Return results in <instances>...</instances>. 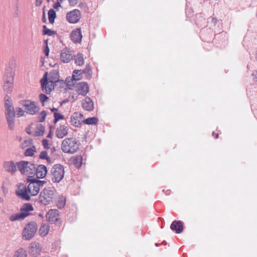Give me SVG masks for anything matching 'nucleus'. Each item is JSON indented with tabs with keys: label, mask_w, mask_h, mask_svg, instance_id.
Listing matches in <instances>:
<instances>
[{
	"label": "nucleus",
	"mask_w": 257,
	"mask_h": 257,
	"mask_svg": "<svg viewBox=\"0 0 257 257\" xmlns=\"http://www.w3.org/2000/svg\"><path fill=\"white\" fill-rule=\"evenodd\" d=\"M14 257H27L26 251L24 248H20L15 251Z\"/></svg>",
	"instance_id": "nucleus-33"
},
{
	"label": "nucleus",
	"mask_w": 257,
	"mask_h": 257,
	"mask_svg": "<svg viewBox=\"0 0 257 257\" xmlns=\"http://www.w3.org/2000/svg\"><path fill=\"white\" fill-rule=\"evenodd\" d=\"M48 19L50 24H53L55 21V19L57 17L56 13L53 9H50L49 10L48 13Z\"/></svg>",
	"instance_id": "nucleus-30"
},
{
	"label": "nucleus",
	"mask_w": 257,
	"mask_h": 257,
	"mask_svg": "<svg viewBox=\"0 0 257 257\" xmlns=\"http://www.w3.org/2000/svg\"><path fill=\"white\" fill-rule=\"evenodd\" d=\"M74 80L72 78H70V77H68L66 79L65 83H66V86H68L69 88H70L71 87H74V83H73V81Z\"/></svg>",
	"instance_id": "nucleus-46"
},
{
	"label": "nucleus",
	"mask_w": 257,
	"mask_h": 257,
	"mask_svg": "<svg viewBox=\"0 0 257 257\" xmlns=\"http://www.w3.org/2000/svg\"><path fill=\"white\" fill-rule=\"evenodd\" d=\"M72 59V56L70 52L67 49H64L61 51L60 59L64 63H68Z\"/></svg>",
	"instance_id": "nucleus-22"
},
{
	"label": "nucleus",
	"mask_w": 257,
	"mask_h": 257,
	"mask_svg": "<svg viewBox=\"0 0 257 257\" xmlns=\"http://www.w3.org/2000/svg\"><path fill=\"white\" fill-rule=\"evenodd\" d=\"M41 61L42 65H43L44 64V60L42 59V58H41Z\"/></svg>",
	"instance_id": "nucleus-62"
},
{
	"label": "nucleus",
	"mask_w": 257,
	"mask_h": 257,
	"mask_svg": "<svg viewBox=\"0 0 257 257\" xmlns=\"http://www.w3.org/2000/svg\"><path fill=\"white\" fill-rule=\"evenodd\" d=\"M3 201H4L3 199L1 197H0V203H2Z\"/></svg>",
	"instance_id": "nucleus-61"
},
{
	"label": "nucleus",
	"mask_w": 257,
	"mask_h": 257,
	"mask_svg": "<svg viewBox=\"0 0 257 257\" xmlns=\"http://www.w3.org/2000/svg\"><path fill=\"white\" fill-rule=\"evenodd\" d=\"M58 110V109H57V108H55V107H53V108H51V111L52 112H57Z\"/></svg>",
	"instance_id": "nucleus-58"
},
{
	"label": "nucleus",
	"mask_w": 257,
	"mask_h": 257,
	"mask_svg": "<svg viewBox=\"0 0 257 257\" xmlns=\"http://www.w3.org/2000/svg\"><path fill=\"white\" fill-rule=\"evenodd\" d=\"M3 166L5 171L11 174H14L17 171V163L13 161H5Z\"/></svg>",
	"instance_id": "nucleus-13"
},
{
	"label": "nucleus",
	"mask_w": 257,
	"mask_h": 257,
	"mask_svg": "<svg viewBox=\"0 0 257 257\" xmlns=\"http://www.w3.org/2000/svg\"><path fill=\"white\" fill-rule=\"evenodd\" d=\"M5 114L9 128L10 130H13L15 126V112H5Z\"/></svg>",
	"instance_id": "nucleus-20"
},
{
	"label": "nucleus",
	"mask_w": 257,
	"mask_h": 257,
	"mask_svg": "<svg viewBox=\"0 0 257 257\" xmlns=\"http://www.w3.org/2000/svg\"><path fill=\"white\" fill-rule=\"evenodd\" d=\"M77 116L76 115H73L71 118V124L75 126V127H80L81 126V123L80 120L77 119Z\"/></svg>",
	"instance_id": "nucleus-38"
},
{
	"label": "nucleus",
	"mask_w": 257,
	"mask_h": 257,
	"mask_svg": "<svg viewBox=\"0 0 257 257\" xmlns=\"http://www.w3.org/2000/svg\"><path fill=\"white\" fill-rule=\"evenodd\" d=\"M42 21L44 23H46V19L45 18V14L44 13L43 14V17L42 18Z\"/></svg>",
	"instance_id": "nucleus-59"
},
{
	"label": "nucleus",
	"mask_w": 257,
	"mask_h": 257,
	"mask_svg": "<svg viewBox=\"0 0 257 257\" xmlns=\"http://www.w3.org/2000/svg\"><path fill=\"white\" fill-rule=\"evenodd\" d=\"M59 211L57 209H50L46 214L47 220L51 223H56L59 221L58 217Z\"/></svg>",
	"instance_id": "nucleus-15"
},
{
	"label": "nucleus",
	"mask_w": 257,
	"mask_h": 257,
	"mask_svg": "<svg viewBox=\"0 0 257 257\" xmlns=\"http://www.w3.org/2000/svg\"><path fill=\"white\" fill-rule=\"evenodd\" d=\"M56 34V31L48 29L46 25L43 26V34L44 35L52 36Z\"/></svg>",
	"instance_id": "nucleus-35"
},
{
	"label": "nucleus",
	"mask_w": 257,
	"mask_h": 257,
	"mask_svg": "<svg viewBox=\"0 0 257 257\" xmlns=\"http://www.w3.org/2000/svg\"><path fill=\"white\" fill-rule=\"evenodd\" d=\"M38 230L37 224L35 221H31L27 223L22 232L23 238L25 240L32 239Z\"/></svg>",
	"instance_id": "nucleus-5"
},
{
	"label": "nucleus",
	"mask_w": 257,
	"mask_h": 257,
	"mask_svg": "<svg viewBox=\"0 0 257 257\" xmlns=\"http://www.w3.org/2000/svg\"><path fill=\"white\" fill-rule=\"evenodd\" d=\"M41 87L42 90H45L47 94H50L55 87V83H52L48 81V72H45L42 78L40 80Z\"/></svg>",
	"instance_id": "nucleus-7"
},
{
	"label": "nucleus",
	"mask_w": 257,
	"mask_h": 257,
	"mask_svg": "<svg viewBox=\"0 0 257 257\" xmlns=\"http://www.w3.org/2000/svg\"><path fill=\"white\" fill-rule=\"evenodd\" d=\"M52 137V132L50 130L49 134H48L47 138H51Z\"/></svg>",
	"instance_id": "nucleus-57"
},
{
	"label": "nucleus",
	"mask_w": 257,
	"mask_h": 257,
	"mask_svg": "<svg viewBox=\"0 0 257 257\" xmlns=\"http://www.w3.org/2000/svg\"><path fill=\"white\" fill-rule=\"evenodd\" d=\"M212 136L214 137L215 139L218 138L219 135L218 134H215L214 132H212Z\"/></svg>",
	"instance_id": "nucleus-56"
},
{
	"label": "nucleus",
	"mask_w": 257,
	"mask_h": 257,
	"mask_svg": "<svg viewBox=\"0 0 257 257\" xmlns=\"http://www.w3.org/2000/svg\"><path fill=\"white\" fill-rule=\"evenodd\" d=\"M16 111L17 114L19 116H23L24 114V111L21 107L17 108Z\"/></svg>",
	"instance_id": "nucleus-48"
},
{
	"label": "nucleus",
	"mask_w": 257,
	"mask_h": 257,
	"mask_svg": "<svg viewBox=\"0 0 257 257\" xmlns=\"http://www.w3.org/2000/svg\"><path fill=\"white\" fill-rule=\"evenodd\" d=\"M74 165L76 168H79L82 164V157L81 155L76 156L74 160Z\"/></svg>",
	"instance_id": "nucleus-37"
},
{
	"label": "nucleus",
	"mask_w": 257,
	"mask_h": 257,
	"mask_svg": "<svg viewBox=\"0 0 257 257\" xmlns=\"http://www.w3.org/2000/svg\"><path fill=\"white\" fill-rule=\"evenodd\" d=\"M59 78V72L58 70H52L49 73L48 81L50 82H52L53 83L54 82H56Z\"/></svg>",
	"instance_id": "nucleus-27"
},
{
	"label": "nucleus",
	"mask_w": 257,
	"mask_h": 257,
	"mask_svg": "<svg viewBox=\"0 0 257 257\" xmlns=\"http://www.w3.org/2000/svg\"><path fill=\"white\" fill-rule=\"evenodd\" d=\"M218 20L215 17H211V22L213 23L214 25H216L217 23Z\"/></svg>",
	"instance_id": "nucleus-54"
},
{
	"label": "nucleus",
	"mask_w": 257,
	"mask_h": 257,
	"mask_svg": "<svg viewBox=\"0 0 257 257\" xmlns=\"http://www.w3.org/2000/svg\"><path fill=\"white\" fill-rule=\"evenodd\" d=\"M39 98L40 101L42 103L43 106L45 105V102L48 101L50 100L49 97H48L46 94L43 93H41L39 95Z\"/></svg>",
	"instance_id": "nucleus-42"
},
{
	"label": "nucleus",
	"mask_w": 257,
	"mask_h": 257,
	"mask_svg": "<svg viewBox=\"0 0 257 257\" xmlns=\"http://www.w3.org/2000/svg\"><path fill=\"white\" fill-rule=\"evenodd\" d=\"M170 228L176 233H180L184 229L183 222L180 220H174L171 223Z\"/></svg>",
	"instance_id": "nucleus-19"
},
{
	"label": "nucleus",
	"mask_w": 257,
	"mask_h": 257,
	"mask_svg": "<svg viewBox=\"0 0 257 257\" xmlns=\"http://www.w3.org/2000/svg\"><path fill=\"white\" fill-rule=\"evenodd\" d=\"M70 6H74L76 5L78 2V0H68Z\"/></svg>",
	"instance_id": "nucleus-53"
},
{
	"label": "nucleus",
	"mask_w": 257,
	"mask_h": 257,
	"mask_svg": "<svg viewBox=\"0 0 257 257\" xmlns=\"http://www.w3.org/2000/svg\"><path fill=\"white\" fill-rule=\"evenodd\" d=\"M18 170L23 175L34 177L35 164L28 161H21L17 163Z\"/></svg>",
	"instance_id": "nucleus-4"
},
{
	"label": "nucleus",
	"mask_w": 257,
	"mask_h": 257,
	"mask_svg": "<svg viewBox=\"0 0 257 257\" xmlns=\"http://www.w3.org/2000/svg\"><path fill=\"white\" fill-rule=\"evenodd\" d=\"M30 213L28 212H20L14 214L10 217V220L12 221H14L18 220H23L25 217L29 215Z\"/></svg>",
	"instance_id": "nucleus-26"
},
{
	"label": "nucleus",
	"mask_w": 257,
	"mask_h": 257,
	"mask_svg": "<svg viewBox=\"0 0 257 257\" xmlns=\"http://www.w3.org/2000/svg\"><path fill=\"white\" fill-rule=\"evenodd\" d=\"M98 119L97 117H88L83 120V123L86 124H96L97 123Z\"/></svg>",
	"instance_id": "nucleus-36"
},
{
	"label": "nucleus",
	"mask_w": 257,
	"mask_h": 257,
	"mask_svg": "<svg viewBox=\"0 0 257 257\" xmlns=\"http://www.w3.org/2000/svg\"><path fill=\"white\" fill-rule=\"evenodd\" d=\"M82 38L81 28H77L72 31L71 34V39L74 43H80Z\"/></svg>",
	"instance_id": "nucleus-18"
},
{
	"label": "nucleus",
	"mask_w": 257,
	"mask_h": 257,
	"mask_svg": "<svg viewBox=\"0 0 257 257\" xmlns=\"http://www.w3.org/2000/svg\"><path fill=\"white\" fill-rule=\"evenodd\" d=\"M50 229V226L48 224H43L40 227L39 233L41 236H45L48 234Z\"/></svg>",
	"instance_id": "nucleus-28"
},
{
	"label": "nucleus",
	"mask_w": 257,
	"mask_h": 257,
	"mask_svg": "<svg viewBox=\"0 0 257 257\" xmlns=\"http://www.w3.org/2000/svg\"><path fill=\"white\" fill-rule=\"evenodd\" d=\"M53 128V126H52V125H50L49 127L50 130H51V129Z\"/></svg>",
	"instance_id": "nucleus-63"
},
{
	"label": "nucleus",
	"mask_w": 257,
	"mask_h": 257,
	"mask_svg": "<svg viewBox=\"0 0 257 257\" xmlns=\"http://www.w3.org/2000/svg\"><path fill=\"white\" fill-rule=\"evenodd\" d=\"M14 81L4 80L3 89L7 94L11 93L13 90Z\"/></svg>",
	"instance_id": "nucleus-25"
},
{
	"label": "nucleus",
	"mask_w": 257,
	"mask_h": 257,
	"mask_svg": "<svg viewBox=\"0 0 257 257\" xmlns=\"http://www.w3.org/2000/svg\"><path fill=\"white\" fill-rule=\"evenodd\" d=\"M42 143L45 149H48L49 148L48 141L47 140L44 139L42 141Z\"/></svg>",
	"instance_id": "nucleus-51"
},
{
	"label": "nucleus",
	"mask_w": 257,
	"mask_h": 257,
	"mask_svg": "<svg viewBox=\"0 0 257 257\" xmlns=\"http://www.w3.org/2000/svg\"><path fill=\"white\" fill-rule=\"evenodd\" d=\"M66 197L61 195H59L58 197L56 196V199H55L54 203L56 204L59 209H62L66 204Z\"/></svg>",
	"instance_id": "nucleus-24"
},
{
	"label": "nucleus",
	"mask_w": 257,
	"mask_h": 257,
	"mask_svg": "<svg viewBox=\"0 0 257 257\" xmlns=\"http://www.w3.org/2000/svg\"><path fill=\"white\" fill-rule=\"evenodd\" d=\"M45 43L46 44V47H45V49L44 50V52L45 55L46 56H48L49 54V47H48V46L47 45V40H45Z\"/></svg>",
	"instance_id": "nucleus-50"
},
{
	"label": "nucleus",
	"mask_w": 257,
	"mask_h": 257,
	"mask_svg": "<svg viewBox=\"0 0 257 257\" xmlns=\"http://www.w3.org/2000/svg\"><path fill=\"white\" fill-rule=\"evenodd\" d=\"M45 132V127L42 124H40L38 126V131L35 133V136L39 137L44 135Z\"/></svg>",
	"instance_id": "nucleus-39"
},
{
	"label": "nucleus",
	"mask_w": 257,
	"mask_h": 257,
	"mask_svg": "<svg viewBox=\"0 0 257 257\" xmlns=\"http://www.w3.org/2000/svg\"><path fill=\"white\" fill-rule=\"evenodd\" d=\"M80 143L76 139L68 138L65 139L61 144V150L65 153L74 154L79 149Z\"/></svg>",
	"instance_id": "nucleus-2"
},
{
	"label": "nucleus",
	"mask_w": 257,
	"mask_h": 257,
	"mask_svg": "<svg viewBox=\"0 0 257 257\" xmlns=\"http://www.w3.org/2000/svg\"><path fill=\"white\" fill-rule=\"evenodd\" d=\"M48 173V170L46 166L44 165H39L37 167L35 165V171L34 175H36V178L39 179L44 178Z\"/></svg>",
	"instance_id": "nucleus-12"
},
{
	"label": "nucleus",
	"mask_w": 257,
	"mask_h": 257,
	"mask_svg": "<svg viewBox=\"0 0 257 257\" xmlns=\"http://www.w3.org/2000/svg\"><path fill=\"white\" fill-rule=\"evenodd\" d=\"M35 152L36 148L35 146H33L31 148L27 149L24 153V155L25 156L32 157Z\"/></svg>",
	"instance_id": "nucleus-41"
},
{
	"label": "nucleus",
	"mask_w": 257,
	"mask_h": 257,
	"mask_svg": "<svg viewBox=\"0 0 257 257\" xmlns=\"http://www.w3.org/2000/svg\"><path fill=\"white\" fill-rule=\"evenodd\" d=\"M47 115V111L46 110H43L40 112L38 116V120L40 122H42L45 121Z\"/></svg>",
	"instance_id": "nucleus-44"
},
{
	"label": "nucleus",
	"mask_w": 257,
	"mask_h": 257,
	"mask_svg": "<svg viewBox=\"0 0 257 257\" xmlns=\"http://www.w3.org/2000/svg\"><path fill=\"white\" fill-rule=\"evenodd\" d=\"M20 103L25 107L26 112L29 114H36L40 110V107L35 101L28 99L22 100L20 101Z\"/></svg>",
	"instance_id": "nucleus-6"
},
{
	"label": "nucleus",
	"mask_w": 257,
	"mask_h": 257,
	"mask_svg": "<svg viewBox=\"0 0 257 257\" xmlns=\"http://www.w3.org/2000/svg\"><path fill=\"white\" fill-rule=\"evenodd\" d=\"M39 158L41 159L46 160L47 162L50 163L51 162V158L48 156V153L46 151H43L39 155Z\"/></svg>",
	"instance_id": "nucleus-40"
},
{
	"label": "nucleus",
	"mask_w": 257,
	"mask_h": 257,
	"mask_svg": "<svg viewBox=\"0 0 257 257\" xmlns=\"http://www.w3.org/2000/svg\"><path fill=\"white\" fill-rule=\"evenodd\" d=\"M61 7V5L59 3V2L55 3L53 6V8L56 10H58L59 8Z\"/></svg>",
	"instance_id": "nucleus-52"
},
{
	"label": "nucleus",
	"mask_w": 257,
	"mask_h": 257,
	"mask_svg": "<svg viewBox=\"0 0 257 257\" xmlns=\"http://www.w3.org/2000/svg\"><path fill=\"white\" fill-rule=\"evenodd\" d=\"M56 199V191L54 189L45 188L41 192L39 202L45 206L54 203Z\"/></svg>",
	"instance_id": "nucleus-1"
},
{
	"label": "nucleus",
	"mask_w": 257,
	"mask_h": 257,
	"mask_svg": "<svg viewBox=\"0 0 257 257\" xmlns=\"http://www.w3.org/2000/svg\"><path fill=\"white\" fill-rule=\"evenodd\" d=\"M27 181L29 183L28 186V190L30 195L31 196L37 195L39 193L40 189L38 185H37L38 184L35 181V178L33 176H29Z\"/></svg>",
	"instance_id": "nucleus-8"
},
{
	"label": "nucleus",
	"mask_w": 257,
	"mask_h": 257,
	"mask_svg": "<svg viewBox=\"0 0 257 257\" xmlns=\"http://www.w3.org/2000/svg\"><path fill=\"white\" fill-rule=\"evenodd\" d=\"M82 70H74L73 72L72 78L73 80H79L82 78Z\"/></svg>",
	"instance_id": "nucleus-31"
},
{
	"label": "nucleus",
	"mask_w": 257,
	"mask_h": 257,
	"mask_svg": "<svg viewBox=\"0 0 257 257\" xmlns=\"http://www.w3.org/2000/svg\"><path fill=\"white\" fill-rule=\"evenodd\" d=\"M32 144V140L30 139L25 140L24 143L22 144V147L24 148L29 146H30Z\"/></svg>",
	"instance_id": "nucleus-49"
},
{
	"label": "nucleus",
	"mask_w": 257,
	"mask_h": 257,
	"mask_svg": "<svg viewBox=\"0 0 257 257\" xmlns=\"http://www.w3.org/2000/svg\"><path fill=\"white\" fill-rule=\"evenodd\" d=\"M55 83V87L57 88H63L66 86V83L64 80L58 79Z\"/></svg>",
	"instance_id": "nucleus-45"
},
{
	"label": "nucleus",
	"mask_w": 257,
	"mask_h": 257,
	"mask_svg": "<svg viewBox=\"0 0 257 257\" xmlns=\"http://www.w3.org/2000/svg\"><path fill=\"white\" fill-rule=\"evenodd\" d=\"M54 123H56L59 120L63 119L64 116L62 114L55 112L54 113Z\"/></svg>",
	"instance_id": "nucleus-43"
},
{
	"label": "nucleus",
	"mask_w": 257,
	"mask_h": 257,
	"mask_svg": "<svg viewBox=\"0 0 257 257\" xmlns=\"http://www.w3.org/2000/svg\"><path fill=\"white\" fill-rule=\"evenodd\" d=\"M82 106L85 110L91 111L94 109L93 102L90 97L87 96L82 101Z\"/></svg>",
	"instance_id": "nucleus-21"
},
{
	"label": "nucleus",
	"mask_w": 257,
	"mask_h": 257,
	"mask_svg": "<svg viewBox=\"0 0 257 257\" xmlns=\"http://www.w3.org/2000/svg\"><path fill=\"white\" fill-rule=\"evenodd\" d=\"M15 75V66L12 65L6 68L4 80L14 81V76Z\"/></svg>",
	"instance_id": "nucleus-16"
},
{
	"label": "nucleus",
	"mask_w": 257,
	"mask_h": 257,
	"mask_svg": "<svg viewBox=\"0 0 257 257\" xmlns=\"http://www.w3.org/2000/svg\"><path fill=\"white\" fill-rule=\"evenodd\" d=\"M5 108L6 110L5 112H13L15 111L14 106H13L12 99L11 97L8 94H6L5 97Z\"/></svg>",
	"instance_id": "nucleus-23"
},
{
	"label": "nucleus",
	"mask_w": 257,
	"mask_h": 257,
	"mask_svg": "<svg viewBox=\"0 0 257 257\" xmlns=\"http://www.w3.org/2000/svg\"><path fill=\"white\" fill-rule=\"evenodd\" d=\"M64 167L60 164L54 165L51 168L50 173L48 174V176L50 177L53 183H59L64 178Z\"/></svg>",
	"instance_id": "nucleus-3"
},
{
	"label": "nucleus",
	"mask_w": 257,
	"mask_h": 257,
	"mask_svg": "<svg viewBox=\"0 0 257 257\" xmlns=\"http://www.w3.org/2000/svg\"><path fill=\"white\" fill-rule=\"evenodd\" d=\"M69 128L67 125H60L57 128L55 132L56 136L58 139H62L68 135Z\"/></svg>",
	"instance_id": "nucleus-17"
},
{
	"label": "nucleus",
	"mask_w": 257,
	"mask_h": 257,
	"mask_svg": "<svg viewBox=\"0 0 257 257\" xmlns=\"http://www.w3.org/2000/svg\"><path fill=\"white\" fill-rule=\"evenodd\" d=\"M51 150L52 152L53 153L56 151V148L55 147H52Z\"/></svg>",
	"instance_id": "nucleus-60"
},
{
	"label": "nucleus",
	"mask_w": 257,
	"mask_h": 257,
	"mask_svg": "<svg viewBox=\"0 0 257 257\" xmlns=\"http://www.w3.org/2000/svg\"><path fill=\"white\" fill-rule=\"evenodd\" d=\"M41 246L40 243L32 242L29 246V251L30 254L33 257H37L41 252Z\"/></svg>",
	"instance_id": "nucleus-11"
},
{
	"label": "nucleus",
	"mask_w": 257,
	"mask_h": 257,
	"mask_svg": "<svg viewBox=\"0 0 257 257\" xmlns=\"http://www.w3.org/2000/svg\"><path fill=\"white\" fill-rule=\"evenodd\" d=\"M74 60L75 63L78 66H82L84 63L83 55L80 53L74 56Z\"/></svg>",
	"instance_id": "nucleus-29"
},
{
	"label": "nucleus",
	"mask_w": 257,
	"mask_h": 257,
	"mask_svg": "<svg viewBox=\"0 0 257 257\" xmlns=\"http://www.w3.org/2000/svg\"><path fill=\"white\" fill-rule=\"evenodd\" d=\"M35 181L40 189L42 188L47 183V181L44 180H39V178H35Z\"/></svg>",
	"instance_id": "nucleus-47"
},
{
	"label": "nucleus",
	"mask_w": 257,
	"mask_h": 257,
	"mask_svg": "<svg viewBox=\"0 0 257 257\" xmlns=\"http://www.w3.org/2000/svg\"><path fill=\"white\" fill-rule=\"evenodd\" d=\"M82 74H85L86 77L87 78L90 79L91 77V67L89 64H87L85 66V68L82 70Z\"/></svg>",
	"instance_id": "nucleus-32"
},
{
	"label": "nucleus",
	"mask_w": 257,
	"mask_h": 257,
	"mask_svg": "<svg viewBox=\"0 0 257 257\" xmlns=\"http://www.w3.org/2000/svg\"><path fill=\"white\" fill-rule=\"evenodd\" d=\"M20 210L22 212H28V211L34 210V208L32 204L25 203L21 208Z\"/></svg>",
	"instance_id": "nucleus-34"
},
{
	"label": "nucleus",
	"mask_w": 257,
	"mask_h": 257,
	"mask_svg": "<svg viewBox=\"0 0 257 257\" xmlns=\"http://www.w3.org/2000/svg\"><path fill=\"white\" fill-rule=\"evenodd\" d=\"M76 91L79 95L85 96L89 91V86L87 83L81 82L77 83L75 86Z\"/></svg>",
	"instance_id": "nucleus-14"
},
{
	"label": "nucleus",
	"mask_w": 257,
	"mask_h": 257,
	"mask_svg": "<svg viewBox=\"0 0 257 257\" xmlns=\"http://www.w3.org/2000/svg\"><path fill=\"white\" fill-rule=\"evenodd\" d=\"M43 2V0H36V6L40 7Z\"/></svg>",
	"instance_id": "nucleus-55"
},
{
	"label": "nucleus",
	"mask_w": 257,
	"mask_h": 257,
	"mask_svg": "<svg viewBox=\"0 0 257 257\" xmlns=\"http://www.w3.org/2000/svg\"><path fill=\"white\" fill-rule=\"evenodd\" d=\"M81 17L80 11L78 9H75L67 13L66 19L69 23L75 24L79 21Z\"/></svg>",
	"instance_id": "nucleus-9"
},
{
	"label": "nucleus",
	"mask_w": 257,
	"mask_h": 257,
	"mask_svg": "<svg viewBox=\"0 0 257 257\" xmlns=\"http://www.w3.org/2000/svg\"><path fill=\"white\" fill-rule=\"evenodd\" d=\"M255 78L257 80V72H256V73L255 74Z\"/></svg>",
	"instance_id": "nucleus-64"
},
{
	"label": "nucleus",
	"mask_w": 257,
	"mask_h": 257,
	"mask_svg": "<svg viewBox=\"0 0 257 257\" xmlns=\"http://www.w3.org/2000/svg\"><path fill=\"white\" fill-rule=\"evenodd\" d=\"M18 190L16 191V195L23 200L29 201L30 196L29 195L28 187H26L23 183H20L18 186Z\"/></svg>",
	"instance_id": "nucleus-10"
}]
</instances>
